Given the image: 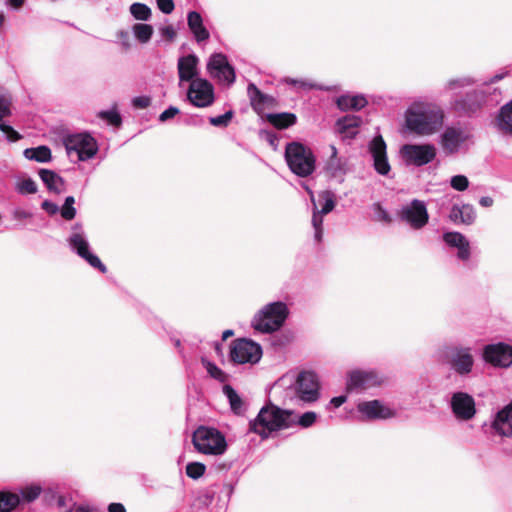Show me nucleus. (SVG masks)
Instances as JSON below:
<instances>
[{
	"mask_svg": "<svg viewBox=\"0 0 512 512\" xmlns=\"http://www.w3.org/2000/svg\"><path fill=\"white\" fill-rule=\"evenodd\" d=\"M287 315L286 304L282 302L270 303L254 316L252 326L259 332L271 333L283 325Z\"/></svg>",
	"mask_w": 512,
	"mask_h": 512,
	"instance_id": "nucleus-5",
	"label": "nucleus"
},
{
	"mask_svg": "<svg viewBox=\"0 0 512 512\" xmlns=\"http://www.w3.org/2000/svg\"><path fill=\"white\" fill-rule=\"evenodd\" d=\"M400 155L407 165L421 167L431 163L437 155L434 144H405L400 149Z\"/></svg>",
	"mask_w": 512,
	"mask_h": 512,
	"instance_id": "nucleus-7",
	"label": "nucleus"
},
{
	"mask_svg": "<svg viewBox=\"0 0 512 512\" xmlns=\"http://www.w3.org/2000/svg\"><path fill=\"white\" fill-rule=\"evenodd\" d=\"M317 419V414L313 411L305 412L300 417L296 416V425H300L303 428L312 426Z\"/></svg>",
	"mask_w": 512,
	"mask_h": 512,
	"instance_id": "nucleus-45",
	"label": "nucleus"
},
{
	"mask_svg": "<svg viewBox=\"0 0 512 512\" xmlns=\"http://www.w3.org/2000/svg\"><path fill=\"white\" fill-rule=\"evenodd\" d=\"M68 243L78 256L86 260L92 267L99 269L102 273L106 272V266L101 260L89 251V243L85 234L81 230V226L76 224L73 232L68 239Z\"/></svg>",
	"mask_w": 512,
	"mask_h": 512,
	"instance_id": "nucleus-9",
	"label": "nucleus"
},
{
	"mask_svg": "<svg viewBox=\"0 0 512 512\" xmlns=\"http://www.w3.org/2000/svg\"><path fill=\"white\" fill-rule=\"evenodd\" d=\"M188 27L193 33L197 42L209 39V31L204 27L201 15L196 11H191L187 16Z\"/></svg>",
	"mask_w": 512,
	"mask_h": 512,
	"instance_id": "nucleus-26",
	"label": "nucleus"
},
{
	"mask_svg": "<svg viewBox=\"0 0 512 512\" xmlns=\"http://www.w3.org/2000/svg\"><path fill=\"white\" fill-rule=\"evenodd\" d=\"M449 219L455 224L471 225L476 219V212L472 205H454L451 208Z\"/></svg>",
	"mask_w": 512,
	"mask_h": 512,
	"instance_id": "nucleus-25",
	"label": "nucleus"
},
{
	"mask_svg": "<svg viewBox=\"0 0 512 512\" xmlns=\"http://www.w3.org/2000/svg\"><path fill=\"white\" fill-rule=\"evenodd\" d=\"M132 104L136 108L144 109L150 105V98L147 96H137L133 98Z\"/></svg>",
	"mask_w": 512,
	"mask_h": 512,
	"instance_id": "nucleus-53",
	"label": "nucleus"
},
{
	"mask_svg": "<svg viewBox=\"0 0 512 512\" xmlns=\"http://www.w3.org/2000/svg\"><path fill=\"white\" fill-rule=\"evenodd\" d=\"M494 203V200L493 198L489 197V196H483L480 198L479 200V204L482 206V207H491Z\"/></svg>",
	"mask_w": 512,
	"mask_h": 512,
	"instance_id": "nucleus-60",
	"label": "nucleus"
},
{
	"mask_svg": "<svg viewBox=\"0 0 512 512\" xmlns=\"http://www.w3.org/2000/svg\"><path fill=\"white\" fill-rule=\"evenodd\" d=\"M206 466L201 462H190L186 466V474L192 479H199L204 475Z\"/></svg>",
	"mask_w": 512,
	"mask_h": 512,
	"instance_id": "nucleus-39",
	"label": "nucleus"
},
{
	"mask_svg": "<svg viewBox=\"0 0 512 512\" xmlns=\"http://www.w3.org/2000/svg\"><path fill=\"white\" fill-rule=\"evenodd\" d=\"M42 208L50 215H54L59 211L58 205L50 201H44Z\"/></svg>",
	"mask_w": 512,
	"mask_h": 512,
	"instance_id": "nucleus-57",
	"label": "nucleus"
},
{
	"mask_svg": "<svg viewBox=\"0 0 512 512\" xmlns=\"http://www.w3.org/2000/svg\"><path fill=\"white\" fill-rule=\"evenodd\" d=\"M319 199L322 200L324 203L322 205V208L320 210L321 214H328L331 212L335 207V195L331 191H322L319 194Z\"/></svg>",
	"mask_w": 512,
	"mask_h": 512,
	"instance_id": "nucleus-38",
	"label": "nucleus"
},
{
	"mask_svg": "<svg viewBox=\"0 0 512 512\" xmlns=\"http://www.w3.org/2000/svg\"><path fill=\"white\" fill-rule=\"evenodd\" d=\"M367 105V100L362 95H343L337 99V106L342 111L360 110Z\"/></svg>",
	"mask_w": 512,
	"mask_h": 512,
	"instance_id": "nucleus-31",
	"label": "nucleus"
},
{
	"mask_svg": "<svg viewBox=\"0 0 512 512\" xmlns=\"http://www.w3.org/2000/svg\"><path fill=\"white\" fill-rule=\"evenodd\" d=\"M450 185L456 191H465L469 186V180L465 175H455L451 178Z\"/></svg>",
	"mask_w": 512,
	"mask_h": 512,
	"instance_id": "nucleus-46",
	"label": "nucleus"
},
{
	"mask_svg": "<svg viewBox=\"0 0 512 512\" xmlns=\"http://www.w3.org/2000/svg\"><path fill=\"white\" fill-rule=\"evenodd\" d=\"M131 15L141 21H147L151 18L152 12L151 9L143 3H133L130 6Z\"/></svg>",
	"mask_w": 512,
	"mask_h": 512,
	"instance_id": "nucleus-37",
	"label": "nucleus"
},
{
	"mask_svg": "<svg viewBox=\"0 0 512 512\" xmlns=\"http://www.w3.org/2000/svg\"><path fill=\"white\" fill-rule=\"evenodd\" d=\"M179 113V109L174 107V106H170L168 109L164 110L160 116H159V120L161 122H165L171 118H173L174 116H176L177 114Z\"/></svg>",
	"mask_w": 512,
	"mask_h": 512,
	"instance_id": "nucleus-52",
	"label": "nucleus"
},
{
	"mask_svg": "<svg viewBox=\"0 0 512 512\" xmlns=\"http://www.w3.org/2000/svg\"><path fill=\"white\" fill-rule=\"evenodd\" d=\"M60 213L64 219L72 220L76 215V209L74 206L63 204Z\"/></svg>",
	"mask_w": 512,
	"mask_h": 512,
	"instance_id": "nucleus-51",
	"label": "nucleus"
},
{
	"mask_svg": "<svg viewBox=\"0 0 512 512\" xmlns=\"http://www.w3.org/2000/svg\"><path fill=\"white\" fill-rule=\"evenodd\" d=\"M108 512H126V509L121 503H111Z\"/></svg>",
	"mask_w": 512,
	"mask_h": 512,
	"instance_id": "nucleus-59",
	"label": "nucleus"
},
{
	"mask_svg": "<svg viewBox=\"0 0 512 512\" xmlns=\"http://www.w3.org/2000/svg\"><path fill=\"white\" fill-rule=\"evenodd\" d=\"M160 34L164 39L168 41H173L176 37V31L172 25L161 27Z\"/></svg>",
	"mask_w": 512,
	"mask_h": 512,
	"instance_id": "nucleus-50",
	"label": "nucleus"
},
{
	"mask_svg": "<svg viewBox=\"0 0 512 512\" xmlns=\"http://www.w3.org/2000/svg\"><path fill=\"white\" fill-rule=\"evenodd\" d=\"M75 512H93V511L91 509H89L88 507L79 506V507H77Z\"/></svg>",
	"mask_w": 512,
	"mask_h": 512,
	"instance_id": "nucleus-64",
	"label": "nucleus"
},
{
	"mask_svg": "<svg viewBox=\"0 0 512 512\" xmlns=\"http://www.w3.org/2000/svg\"><path fill=\"white\" fill-rule=\"evenodd\" d=\"M296 425V414L269 404L261 408L257 417L250 422V430L267 438L272 432L288 429Z\"/></svg>",
	"mask_w": 512,
	"mask_h": 512,
	"instance_id": "nucleus-2",
	"label": "nucleus"
},
{
	"mask_svg": "<svg viewBox=\"0 0 512 512\" xmlns=\"http://www.w3.org/2000/svg\"><path fill=\"white\" fill-rule=\"evenodd\" d=\"M451 408L457 419L470 420L476 413L474 398L464 392H456L451 397Z\"/></svg>",
	"mask_w": 512,
	"mask_h": 512,
	"instance_id": "nucleus-16",
	"label": "nucleus"
},
{
	"mask_svg": "<svg viewBox=\"0 0 512 512\" xmlns=\"http://www.w3.org/2000/svg\"><path fill=\"white\" fill-rule=\"evenodd\" d=\"M198 64L199 59L195 54L182 56L178 59L177 69L179 75V82H192L198 78Z\"/></svg>",
	"mask_w": 512,
	"mask_h": 512,
	"instance_id": "nucleus-22",
	"label": "nucleus"
},
{
	"mask_svg": "<svg viewBox=\"0 0 512 512\" xmlns=\"http://www.w3.org/2000/svg\"><path fill=\"white\" fill-rule=\"evenodd\" d=\"M23 154L26 159L32 160V148H26Z\"/></svg>",
	"mask_w": 512,
	"mask_h": 512,
	"instance_id": "nucleus-63",
	"label": "nucleus"
},
{
	"mask_svg": "<svg viewBox=\"0 0 512 512\" xmlns=\"http://www.w3.org/2000/svg\"><path fill=\"white\" fill-rule=\"evenodd\" d=\"M16 184L15 190L22 195L32 194V179L31 178H23L20 175L15 177Z\"/></svg>",
	"mask_w": 512,
	"mask_h": 512,
	"instance_id": "nucleus-40",
	"label": "nucleus"
},
{
	"mask_svg": "<svg viewBox=\"0 0 512 512\" xmlns=\"http://www.w3.org/2000/svg\"><path fill=\"white\" fill-rule=\"evenodd\" d=\"M458 248L457 256L461 260H467L470 256V245L468 240L463 242V245H460Z\"/></svg>",
	"mask_w": 512,
	"mask_h": 512,
	"instance_id": "nucleus-54",
	"label": "nucleus"
},
{
	"mask_svg": "<svg viewBox=\"0 0 512 512\" xmlns=\"http://www.w3.org/2000/svg\"><path fill=\"white\" fill-rule=\"evenodd\" d=\"M362 123V119L356 115H346L337 120V128L341 134L348 137H354L357 134V128Z\"/></svg>",
	"mask_w": 512,
	"mask_h": 512,
	"instance_id": "nucleus-30",
	"label": "nucleus"
},
{
	"mask_svg": "<svg viewBox=\"0 0 512 512\" xmlns=\"http://www.w3.org/2000/svg\"><path fill=\"white\" fill-rule=\"evenodd\" d=\"M31 216V213L28 210H25L21 207H17L13 211V217L14 219L18 221H22L24 219H27Z\"/></svg>",
	"mask_w": 512,
	"mask_h": 512,
	"instance_id": "nucleus-56",
	"label": "nucleus"
},
{
	"mask_svg": "<svg viewBox=\"0 0 512 512\" xmlns=\"http://www.w3.org/2000/svg\"><path fill=\"white\" fill-rule=\"evenodd\" d=\"M285 160L290 170L300 177H307L315 170L316 159L313 152L301 143L291 142L287 144Z\"/></svg>",
	"mask_w": 512,
	"mask_h": 512,
	"instance_id": "nucleus-4",
	"label": "nucleus"
},
{
	"mask_svg": "<svg viewBox=\"0 0 512 512\" xmlns=\"http://www.w3.org/2000/svg\"><path fill=\"white\" fill-rule=\"evenodd\" d=\"M233 117V111H227L222 115L210 117L209 123L215 127H227Z\"/></svg>",
	"mask_w": 512,
	"mask_h": 512,
	"instance_id": "nucleus-44",
	"label": "nucleus"
},
{
	"mask_svg": "<svg viewBox=\"0 0 512 512\" xmlns=\"http://www.w3.org/2000/svg\"><path fill=\"white\" fill-rule=\"evenodd\" d=\"M248 96L250 98L251 104L256 108L266 103L269 100V97L263 94L255 84L250 83L247 88Z\"/></svg>",
	"mask_w": 512,
	"mask_h": 512,
	"instance_id": "nucleus-36",
	"label": "nucleus"
},
{
	"mask_svg": "<svg viewBox=\"0 0 512 512\" xmlns=\"http://www.w3.org/2000/svg\"><path fill=\"white\" fill-rule=\"evenodd\" d=\"M187 97L194 106L207 107L214 101V88L208 80L196 78L190 83Z\"/></svg>",
	"mask_w": 512,
	"mask_h": 512,
	"instance_id": "nucleus-11",
	"label": "nucleus"
},
{
	"mask_svg": "<svg viewBox=\"0 0 512 512\" xmlns=\"http://www.w3.org/2000/svg\"><path fill=\"white\" fill-rule=\"evenodd\" d=\"M484 359L494 366L509 367L512 364V347L505 343L487 345Z\"/></svg>",
	"mask_w": 512,
	"mask_h": 512,
	"instance_id": "nucleus-15",
	"label": "nucleus"
},
{
	"mask_svg": "<svg viewBox=\"0 0 512 512\" xmlns=\"http://www.w3.org/2000/svg\"><path fill=\"white\" fill-rule=\"evenodd\" d=\"M443 240L447 245L457 248L460 245H463V242L467 239L459 232H448L443 235Z\"/></svg>",
	"mask_w": 512,
	"mask_h": 512,
	"instance_id": "nucleus-43",
	"label": "nucleus"
},
{
	"mask_svg": "<svg viewBox=\"0 0 512 512\" xmlns=\"http://www.w3.org/2000/svg\"><path fill=\"white\" fill-rule=\"evenodd\" d=\"M99 117L108 121L112 126H119L121 124V117L115 110L101 111Z\"/></svg>",
	"mask_w": 512,
	"mask_h": 512,
	"instance_id": "nucleus-47",
	"label": "nucleus"
},
{
	"mask_svg": "<svg viewBox=\"0 0 512 512\" xmlns=\"http://www.w3.org/2000/svg\"><path fill=\"white\" fill-rule=\"evenodd\" d=\"M11 96L0 87V130L10 142H15L21 138L20 134L12 126L6 124L3 120L11 114Z\"/></svg>",
	"mask_w": 512,
	"mask_h": 512,
	"instance_id": "nucleus-19",
	"label": "nucleus"
},
{
	"mask_svg": "<svg viewBox=\"0 0 512 512\" xmlns=\"http://www.w3.org/2000/svg\"><path fill=\"white\" fill-rule=\"evenodd\" d=\"M64 146L69 157L76 156L78 161H87L98 152L97 141L88 133H76L64 138Z\"/></svg>",
	"mask_w": 512,
	"mask_h": 512,
	"instance_id": "nucleus-6",
	"label": "nucleus"
},
{
	"mask_svg": "<svg viewBox=\"0 0 512 512\" xmlns=\"http://www.w3.org/2000/svg\"><path fill=\"white\" fill-rule=\"evenodd\" d=\"M21 501H32V486L20 490V493L0 491V512H11Z\"/></svg>",
	"mask_w": 512,
	"mask_h": 512,
	"instance_id": "nucleus-21",
	"label": "nucleus"
},
{
	"mask_svg": "<svg viewBox=\"0 0 512 512\" xmlns=\"http://www.w3.org/2000/svg\"><path fill=\"white\" fill-rule=\"evenodd\" d=\"M330 151L325 169L333 177H342L346 173V162L338 157L337 148L334 145H330Z\"/></svg>",
	"mask_w": 512,
	"mask_h": 512,
	"instance_id": "nucleus-27",
	"label": "nucleus"
},
{
	"mask_svg": "<svg viewBox=\"0 0 512 512\" xmlns=\"http://www.w3.org/2000/svg\"><path fill=\"white\" fill-rule=\"evenodd\" d=\"M23 3L24 0H6V5L14 9L20 8Z\"/></svg>",
	"mask_w": 512,
	"mask_h": 512,
	"instance_id": "nucleus-61",
	"label": "nucleus"
},
{
	"mask_svg": "<svg viewBox=\"0 0 512 512\" xmlns=\"http://www.w3.org/2000/svg\"><path fill=\"white\" fill-rule=\"evenodd\" d=\"M223 394L227 397L230 408L235 414H241L244 411L243 400L232 386L228 384L224 385Z\"/></svg>",
	"mask_w": 512,
	"mask_h": 512,
	"instance_id": "nucleus-33",
	"label": "nucleus"
},
{
	"mask_svg": "<svg viewBox=\"0 0 512 512\" xmlns=\"http://www.w3.org/2000/svg\"><path fill=\"white\" fill-rule=\"evenodd\" d=\"M207 70L212 77L217 78L221 83L231 85L235 81V71L228 63L227 57L222 53H215L210 57Z\"/></svg>",
	"mask_w": 512,
	"mask_h": 512,
	"instance_id": "nucleus-13",
	"label": "nucleus"
},
{
	"mask_svg": "<svg viewBox=\"0 0 512 512\" xmlns=\"http://www.w3.org/2000/svg\"><path fill=\"white\" fill-rule=\"evenodd\" d=\"M400 218L414 229H421L429 220L426 204L418 199L404 205L400 211Z\"/></svg>",
	"mask_w": 512,
	"mask_h": 512,
	"instance_id": "nucleus-12",
	"label": "nucleus"
},
{
	"mask_svg": "<svg viewBox=\"0 0 512 512\" xmlns=\"http://www.w3.org/2000/svg\"><path fill=\"white\" fill-rule=\"evenodd\" d=\"M472 83H473V80L470 78L453 79V80L449 81L448 87L450 89H455L460 86L462 87V86L471 85Z\"/></svg>",
	"mask_w": 512,
	"mask_h": 512,
	"instance_id": "nucleus-55",
	"label": "nucleus"
},
{
	"mask_svg": "<svg viewBox=\"0 0 512 512\" xmlns=\"http://www.w3.org/2000/svg\"><path fill=\"white\" fill-rule=\"evenodd\" d=\"M383 382L380 377L374 371H361L355 370L350 372L347 380L348 390H360L368 389L380 385Z\"/></svg>",
	"mask_w": 512,
	"mask_h": 512,
	"instance_id": "nucleus-18",
	"label": "nucleus"
},
{
	"mask_svg": "<svg viewBox=\"0 0 512 512\" xmlns=\"http://www.w3.org/2000/svg\"><path fill=\"white\" fill-rule=\"evenodd\" d=\"M132 32L140 43H147L153 35V27L149 24L137 23L133 25Z\"/></svg>",
	"mask_w": 512,
	"mask_h": 512,
	"instance_id": "nucleus-34",
	"label": "nucleus"
},
{
	"mask_svg": "<svg viewBox=\"0 0 512 512\" xmlns=\"http://www.w3.org/2000/svg\"><path fill=\"white\" fill-rule=\"evenodd\" d=\"M310 197H311V200L314 204V210H313V217H312V225L315 229V239L317 241H320L321 238H322V224H323V217L320 213V211L317 210V207H316V204H315V201H314V194L313 192L309 189V188H306Z\"/></svg>",
	"mask_w": 512,
	"mask_h": 512,
	"instance_id": "nucleus-35",
	"label": "nucleus"
},
{
	"mask_svg": "<svg viewBox=\"0 0 512 512\" xmlns=\"http://www.w3.org/2000/svg\"><path fill=\"white\" fill-rule=\"evenodd\" d=\"M443 112L433 103L414 102L405 112L406 128L418 136H430L443 125Z\"/></svg>",
	"mask_w": 512,
	"mask_h": 512,
	"instance_id": "nucleus-1",
	"label": "nucleus"
},
{
	"mask_svg": "<svg viewBox=\"0 0 512 512\" xmlns=\"http://www.w3.org/2000/svg\"><path fill=\"white\" fill-rule=\"evenodd\" d=\"M207 372L209 373V375L220 381V382H225L227 380V375L219 368L217 367L214 363L210 362V361H207V360H202Z\"/></svg>",
	"mask_w": 512,
	"mask_h": 512,
	"instance_id": "nucleus-41",
	"label": "nucleus"
},
{
	"mask_svg": "<svg viewBox=\"0 0 512 512\" xmlns=\"http://www.w3.org/2000/svg\"><path fill=\"white\" fill-rule=\"evenodd\" d=\"M447 357L451 367L459 374H467L472 370L473 358L467 348H452Z\"/></svg>",
	"mask_w": 512,
	"mask_h": 512,
	"instance_id": "nucleus-20",
	"label": "nucleus"
},
{
	"mask_svg": "<svg viewBox=\"0 0 512 512\" xmlns=\"http://www.w3.org/2000/svg\"><path fill=\"white\" fill-rule=\"evenodd\" d=\"M195 449L202 454L220 456L227 450L225 436L216 428L200 426L192 435Z\"/></svg>",
	"mask_w": 512,
	"mask_h": 512,
	"instance_id": "nucleus-3",
	"label": "nucleus"
},
{
	"mask_svg": "<svg viewBox=\"0 0 512 512\" xmlns=\"http://www.w3.org/2000/svg\"><path fill=\"white\" fill-rule=\"evenodd\" d=\"M347 400L346 396H337L331 399L330 405H332L334 408L340 407L342 404H344Z\"/></svg>",
	"mask_w": 512,
	"mask_h": 512,
	"instance_id": "nucleus-58",
	"label": "nucleus"
},
{
	"mask_svg": "<svg viewBox=\"0 0 512 512\" xmlns=\"http://www.w3.org/2000/svg\"><path fill=\"white\" fill-rule=\"evenodd\" d=\"M374 211L376 218L380 221L384 222H390L391 218L388 212L380 205V204H374Z\"/></svg>",
	"mask_w": 512,
	"mask_h": 512,
	"instance_id": "nucleus-49",
	"label": "nucleus"
},
{
	"mask_svg": "<svg viewBox=\"0 0 512 512\" xmlns=\"http://www.w3.org/2000/svg\"><path fill=\"white\" fill-rule=\"evenodd\" d=\"M288 82L293 84V85L300 84L302 87H307V88H312L313 87V85L308 84V83H306L304 81H297V80L291 79Z\"/></svg>",
	"mask_w": 512,
	"mask_h": 512,
	"instance_id": "nucleus-62",
	"label": "nucleus"
},
{
	"mask_svg": "<svg viewBox=\"0 0 512 512\" xmlns=\"http://www.w3.org/2000/svg\"><path fill=\"white\" fill-rule=\"evenodd\" d=\"M319 380L312 371H302L298 374L295 391L300 400L315 402L319 398Z\"/></svg>",
	"mask_w": 512,
	"mask_h": 512,
	"instance_id": "nucleus-10",
	"label": "nucleus"
},
{
	"mask_svg": "<svg viewBox=\"0 0 512 512\" xmlns=\"http://www.w3.org/2000/svg\"><path fill=\"white\" fill-rule=\"evenodd\" d=\"M262 357L261 346L249 339L239 338L232 342L230 359L237 364H256Z\"/></svg>",
	"mask_w": 512,
	"mask_h": 512,
	"instance_id": "nucleus-8",
	"label": "nucleus"
},
{
	"mask_svg": "<svg viewBox=\"0 0 512 512\" xmlns=\"http://www.w3.org/2000/svg\"><path fill=\"white\" fill-rule=\"evenodd\" d=\"M470 138L468 131L462 128L448 127L441 135V146L445 153L454 154Z\"/></svg>",
	"mask_w": 512,
	"mask_h": 512,
	"instance_id": "nucleus-17",
	"label": "nucleus"
},
{
	"mask_svg": "<svg viewBox=\"0 0 512 512\" xmlns=\"http://www.w3.org/2000/svg\"><path fill=\"white\" fill-rule=\"evenodd\" d=\"M496 126L501 133L512 135V100L501 107Z\"/></svg>",
	"mask_w": 512,
	"mask_h": 512,
	"instance_id": "nucleus-28",
	"label": "nucleus"
},
{
	"mask_svg": "<svg viewBox=\"0 0 512 512\" xmlns=\"http://www.w3.org/2000/svg\"><path fill=\"white\" fill-rule=\"evenodd\" d=\"M492 427L500 436L512 435V402L497 413Z\"/></svg>",
	"mask_w": 512,
	"mask_h": 512,
	"instance_id": "nucleus-24",
	"label": "nucleus"
},
{
	"mask_svg": "<svg viewBox=\"0 0 512 512\" xmlns=\"http://www.w3.org/2000/svg\"><path fill=\"white\" fill-rule=\"evenodd\" d=\"M368 148L373 158V166L376 172L380 175H387L391 167L387 158V146L382 136H375L369 143Z\"/></svg>",
	"mask_w": 512,
	"mask_h": 512,
	"instance_id": "nucleus-14",
	"label": "nucleus"
},
{
	"mask_svg": "<svg viewBox=\"0 0 512 512\" xmlns=\"http://www.w3.org/2000/svg\"><path fill=\"white\" fill-rule=\"evenodd\" d=\"M52 154L51 150L48 146L40 145L38 147H34V161L47 163L51 161Z\"/></svg>",
	"mask_w": 512,
	"mask_h": 512,
	"instance_id": "nucleus-42",
	"label": "nucleus"
},
{
	"mask_svg": "<svg viewBox=\"0 0 512 512\" xmlns=\"http://www.w3.org/2000/svg\"><path fill=\"white\" fill-rule=\"evenodd\" d=\"M158 9L164 14H171L174 10L173 0H156Z\"/></svg>",
	"mask_w": 512,
	"mask_h": 512,
	"instance_id": "nucleus-48",
	"label": "nucleus"
},
{
	"mask_svg": "<svg viewBox=\"0 0 512 512\" xmlns=\"http://www.w3.org/2000/svg\"><path fill=\"white\" fill-rule=\"evenodd\" d=\"M357 408L360 413L370 419H387L395 415L390 408L382 405L378 400L359 403Z\"/></svg>",
	"mask_w": 512,
	"mask_h": 512,
	"instance_id": "nucleus-23",
	"label": "nucleus"
},
{
	"mask_svg": "<svg viewBox=\"0 0 512 512\" xmlns=\"http://www.w3.org/2000/svg\"><path fill=\"white\" fill-rule=\"evenodd\" d=\"M268 121L278 129L288 128L296 123V115L293 113L268 114Z\"/></svg>",
	"mask_w": 512,
	"mask_h": 512,
	"instance_id": "nucleus-32",
	"label": "nucleus"
},
{
	"mask_svg": "<svg viewBox=\"0 0 512 512\" xmlns=\"http://www.w3.org/2000/svg\"><path fill=\"white\" fill-rule=\"evenodd\" d=\"M38 175L49 191L60 193L64 189L63 179L54 171L40 169Z\"/></svg>",
	"mask_w": 512,
	"mask_h": 512,
	"instance_id": "nucleus-29",
	"label": "nucleus"
}]
</instances>
